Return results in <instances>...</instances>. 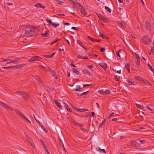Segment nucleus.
<instances>
[{"label":"nucleus","mask_w":154,"mask_h":154,"mask_svg":"<svg viewBox=\"0 0 154 154\" xmlns=\"http://www.w3.org/2000/svg\"><path fill=\"white\" fill-rule=\"evenodd\" d=\"M146 107L148 110H149L151 111H152L154 110V109H153V107L150 104L149 105V106H146Z\"/></svg>","instance_id":"aec40b11"},{"label":"nucleus","mask_w":154,"mask_h":154,"mask_svg":"<svg viewBox=\"0 0 154 154\" xmlns=\"http://www.w3.org/2000/svg\"><path fill=\"white\" fill-rule=\"evenodd\" d=\"M1 59L4 61L6 62L7 64H9L11 63V60L8 59H3L2 58H1Z\"/></svg>","instance_id":"2eb2a0df"},{"label":"nucleus","mask_w":154,"mask_h":154,"mask_svg":"<svg viewBox=\"0 0 154 154\" xmlns=\"http://www.w3.org/2000/svg\"><path fill=\"white\" fill-rule=\"evenodd\" d=\"M111 91L109 90H106L104 91V94H110Z\"/></svg>","instance_id":"13d9d810"},{"label":"nucleus","mask_w":154,"mask_h":154,"mask_svg":"<svg viewBox=\"0 0 154 154\" xmlns=\"http://www.w3.org/2000/svg\"><path fill=\"white\" fill-rule=\"evenodd\" d=\"M142 81H143V83L144 84L148 86H151V83L147 80L143 78V80Z\"/></svg>","instance_id":"f8f14e48"},{"label":"nucleus","mask_w":154,"mask_h":154,"mask_svg":"<svg viewBox=\"0 0 154 154\" xmlns=\"http://www.w3.org/2000/svg\"><path fill=\"white\" fill-rule=\"evenodd\" d=\"M145 140H137L136 141L133 140L131 142V144H139V143L140 142L141 144H144L145 143Z\"/></svg>","instance_id":"39448f33"},{"label":"nucleus","mask_w":154,"mask_h":154,"mask_svg":"<svg viewBox=\"0 0 154 154\" xmlns=\"http://www.w3.org/2000/svg\"><path fill=\"white\" fill-rule=\"evenodd\" d=\"M54 102L55 104L57 105V106L59 108H60V107L61 106L60 103L57 100H54Z\"/></svg>","instance_id":"b1692460"},{"label":"nucleus","mask_w":154,"mask_h":154,"mask_svg":"<svg viewBox=\"0 0 154 154\" xmlns=\"http://www.w3.org/2000/svg\"><path fill=\"white\" fill-rule=\"evenodd\" d=\"M114 113H112L111 114H110L109 116L108 117V118H110L111 116H114Z\"/></svg>","instance_id":"680f3d73"},{"label":"nucleus","mask_w":154,"mask_h":154,"mask_svg":"<svg viewBox=\"0 0 154 154\" xmlns=\"http://www.w3.org/2000/svg\"><path fill=\"white\" fill-rule=\"evenodd\" d=\"M17 63V60H11V63Z\"/></svg>","instance_id":"8fccbe9b"},{"label":"nucleus","mask_w":154,"mask_h":154,"mask_svg":"<svg viewBox=\"0 0 154 154\" xmlns=\"http://www.w3.org/2000/svg\"><path fill=\"white\" fill-rule=\"evenodd\" d=\"M41 128L45 132H48L47 130L46 129L45 127H44L42 125H41Z\"/></svg>","instance_id":"4d7b16f0"},{"label":"nucleus","mask_w":154,"mask_h":154,"mask_svg":"<svg viewBox=\"0 0 154 154\" xmlns=\"http://www.w3.org/2000/svg\"><path fill=\"white\" fill-rule=\"evenodd\" d=\"M79 5H80L81 7H82V8H81L80 10V11L81 12V13L84 15H86L87 14V12L85 11V9L80 4H79Z\"/></svg>","instance_id":"1a4fd4ad"},{"label":"nucleus","mask_w":154,"mask_h":154,"mask_svg":"<svg viewBox=\"0 0 154 154\" xmlns=\"http://www.w3.org/2000/svg\"><path fill=\"white\" fill-rule=\"evenodd\" d=\"M107 56L109 59H112V54L111 53H108L107 54Z\"/></svg>","instance_id":"393cba45"},{"label":"nucleus","mask_w":154,"mask_h":154,"mask_svg":"<svg viewBox=\"0 0 154 154\" xmlns=\"http://www.w3.org/2000/svg\"><path fill=\"white\" fill-rule=\"evenodd\" d=\"M135 60H140V58L139 56L136 54L135 53V55L134 56Z\"/></svg>","instance_id":"58836bf2"},{"label":"nucleus","mask_w":154,"mask_h":154,"mask_svg":"<svg viewBox=\"0 0 154 154\" xmlns=\"http://www.w3.org/2000/svg\"><path fill=\"white\" fill-rule=\"evenodd\" d=\"M88 38L91 41L93 42H100V40L99 39H96L90 37V36H88Z\"/></svg>","instance_id":"9d476101"},{"label":"nucleus","mask_w":154,"mask_h":154,"mask_svg":"<svg viewBox=\"0 0 154 154\" xmlns=\"http://www.w3.org/2000/svg\"><path fill=\"white\" fill-rule=\"evenodd\" d=\"M55 0L60 5H62V3H63L62 2H60L59 0Z\"/></svg>","instance_id":"0e129e2a"},{"label":"nucleus","mask_w":154,"mask_h":154,"mask_svg":"<svg viewBox=\"0 0 154 154\" xmlns=\"http://www.w3.org/2000/svg\"><path fill=\"white\" fill-rule=\"evenodd\" d=\"M126 82H127V83L129 85H136L137 84V83L135 82L134 81L132 82L129 80H126Z\"/></svg>","instance_id":"ddd939ff"},{"label":"nucleus","mask_w":154,"mask_h":154,"mask_svg":"<svg viewBox=\"0 0 154 154\" xmlns=\"http://www.w3.org/2000/svg\"><path fill=\"white\" fill-rule=\"evenodd\" d=\"M57 15L58 16H65V15L64 14H57Z\"/></svg>","instance_id":"338daca9"},{"label":"nucleus","mask_w":154,"mask_h":154,"mask_svg":"<svg viewBox=\"0 0 154 154\" xmlns=\"http://www.w3.org/2000/svg\"><path fill=\"white\" fill-rule=\"evenodd\" d=\"M15 112H16V113L17 114V115H18L21 117H22L24 115L23 114L21 113L17 109H16L15 110Z\"/></svg>","instance_id":"dca6fc26"},{"label":"nucleus","mask_w":154,"mask_h":154,"mask_svg":"<svg viewBox=\"0 0 154 154\" xmlns=\"http://www.w3.org/2000/svg\"><path fill=\"white\" fill-rule=\"evenodd\" d=\"M5 108L6 109H9L13 111V109L11 107L9 106L8 105H6Z\"/></svg>","instance_id":"79ce46f5"},{"label":"nucleus","mask_w":154,"mask_h":154,"mask_svg":"<svg viewBox=\"0 0 154 154\" xmlns=\"http://www.w3.org/2000/svg\"><path fill=\"white\" fill-rule=\"evenodd\" d=\"M59 25V24L58 23L55 24L53 23L52 25L53 27L56 28L58 27Z\"/></svg>","instance_id":"09e8293b"},{"label":"nucleus","mask_w":154,"mask_h":154,"mask_svg":"<svg viewBox=\"0 0 154 154\" xmlns=\"http://www.w3.org/2000/svg\"><path fill=\"white\" fill-rule=\"evenodd\" d=\"M135 105H136L137 107L138 108H140L141 109H142V108H141V105L139 104H137V103H135Z\"/></svg>","instance_id":"bf43d9fd"},{"label":"nucleus","mask_w":154,"mask_h":154,"mask_svg":"<svg viewBox=\"0 0 154 154\" xmlns=\"http://www.w3.org/2000/svg\"><path fill=\"white\" fill-rule=\"evenodd\" d=\"M43 147L44 148L46 151V152L48 154H50L49 152H48V150L47 149V148L45 146V145H43Z\"/></svg>","instance_id":"3c124183"},{"label":"nucleus","mask_w":154,"mask_h":154,"mask_svg":"<svg viewBox=\"0 0 154 154\" xmlns=\"http://www.w3.org/2000/svg\"><path fill=\"white\" fill-rule=\"evenodd\" d=\"M151 51L152 53H154V47L151 48Z\"/></svg>","instance_id":"774afa93"},{"label":"nucleus","mask_w":154,"mask_h":154,"mask_svg":"<svg viewBox=\"0 0 154 154\" xmlns=\"http://www.w3.org/2000/svg\"><path fill=\"white\" fill-rule=\"evenodd\" d=\"M142 41L143 43L147 45H149L151 42V40H150L148 35L143 37L142 38Z\"/></svg>","instance_id":"f257e3e1"},{"label":"nucleus","mask_w":154,"mask_h":154,"mask_svg":"<svg viewBox=\"0 0 154 154\" xmlns=\"http://www.w3.org/2000/svg\"><path fill=\"white\" fill-rule=\"evenodd\" d=\"M122 51V50H119L117 52V54H116L117 55L118 57H120V53H121V51Z\"/></svg>","instance_id":"de8ad7c7"},{"label":"nucleus","mask_w":154,"mask_h":154,"mask_svg":"<svg viewBox=\"0 0 154 154\" xmlns=\"http://www.w3.org/2000/svg\"><path fill=\"white\" fill-rule=\"evenodd\" d=\"M2 68L4 69H11V68H13V66H9L6 67H2Z\"/></svg>","instance_id":"5fc2aeb1"},{"label":"nucleus","mask_w":154,"mask_h":154,"mask_svg":"<svg viewBox=\"0 0 154 154\" xmlns=\"http://www.w3.org/2000/svg\"><path fill=\"white\" fill-rule=\"evenodd\" d=\"M25 32L26 34V35H29L30 36H32L35 32L33 30L31 29H30L29 30L26 29L25 30Z\"/></svg>","instance_id":"423d86ee"},{"label":"nucleus","mask_w":154,"mask_h":154,"mask_svg":"<svg viewBox=\"0 0 154 154\" xmlns=\"http://www.w3.org/2000/svg\"><path fill=\"white\" fill-rule=\"evenodd\" d=\"M26 65V64L24 63L16 65L15 66H13V68L20 69L24 66Z\"/></svg>","instance_id":"0eeeda50"},{"label":"nucleus","mask_w":154,"mask_h":154,"mask_svg":"<svg viewBox=\"0 0 154 154\" xmlns=\"http://www.w3.org/2000/svg\"><path fill=\"white\" fill-rule=\"evenodd\" d=\"M0 105L3 107L5 108L7 105L5 103H3L2 102L0 101Z\"/></svg>","instance_id":"c9c22d12"},{"label":"nucleus","mask_w":154,"mask_h":154,"mask_svg":"<svg viewBox=\"0 0 154 154\" xmlns=\"http://www.w3.org/2000/svg\"><path fill=\"white\" fill-rule=\"evenodd\" d=\"M135 78L137 80H143V78H142V77H140L138 76H137Z\"/></svg>","instance_id":"49530a36"},{"label":"nucleus","mask_w":154,"mask_h":154,"mask_svg":"<svg viewBox=\"0 0 154 154\" xmlns=\"http://www.w3.org/2000/svg\"><path fill=\"white\" fill-rule=\"evenodd\" d=\"M59 39L57 38L53 42L51 43L50 44V45H51L52 44H54L55 43L57 42L58 41H59Z\"/></svg>","instance_id":"864d4df0"},{"label":"nucleus","mask_w":154,"mask_h":154,"mask_svg":"<svg viewBox=\"0 0 154 154\" xmlns=\"http://www.w3.org/2000/svg\"><path fill=\"white\" fill-rule=\"evenodd\" d=\"M82 72L84 74L90 75V72L86 69L83 70Z\"/></svg>","instance_id":"6ab92c4d"},{"label":"nucleus","mask_w":154,"mask_h":154,"mask_svg":"<svg viewBox=\"0 0 154 154\" xmlns=\"http://www.w3.org/2000/svg\"><path fill=\"white\" fill-rule=\"evenodd\" d=\"M106 122V121L105 120H104L102 121V122L100 123V125L99 127H101L104 124H105V123Z\"/></svg>","instance_id":"603ef678"},{"label":"nucleus","mask_w":154,"mask_h":154,"mask_svg":"<svg viewBox=\"0 0 154 154\" xmlns=\"http://www.w3.org/2000/svg\"><path fill=\"white\" fill-rule=\"evenodd\" d=\"M17 94L22 95L23 99L25 100H27L29 98V97L26 93L23 92H16Z\"/></svg>","instance_id":"f03ea898"},{"label":"nucleus","mask_w":154,"mask_h":154,"mask_svg":"<svg viewBox=\"0 0 154 154\" xmlns=\"http://www.w3.org/2000/svg\"><path fill=\"white\" fill-rule=\"evenodd\" d=\"M26 140L29 142V143H30V144H33V142L32 141V140L30 138L28 137H26Z\"/></svg>","instance_id":"bb28decb"},{"label":"nucleus","mask_w":154,"mask_h":154,"mask_svg":"<svg viewBox=\"0 0 154 154\" xmlns=\"http://www.w3.org/2000/svg\"><path fill=\"white\" fill-rule=\"evenodd\" d=\"M82 88L80 85H77L76 87V88H74V90L76 91H78L79 90L81 89Z\"/></svg>","instance_id":"473e14b6"},{"label":"nucleus","mask_w":154,"mask_h":154,"mask_svg":"<svg viewBox=\"0 0 154 154\" xmlns=\"http://www.w3.org/2000/svg\"><path fill=\"white\" fill-rule=\"evenodd\" d=\"M100 65L104 69H106L107 68V64L106 63H101L100 64Z\"/></svg>","instance_id":"f3484780"},{"label":"nucleus","mask_w":154,"mask_h":154,"mask_svg":"<svg viewBox=\"0 0 154 154\" xmlns=\"http://www.w3.org/2000/svg\"><path fill=\"white\" fill-rule=\"evenodd\" d=\"M50 72H51V73L52 74V76L54 77L55 78H57V75H56V73L55 72L54 70H51Z\"/></svg>","instance_id":"5701e85b"},{"label":"nucleus","mask_w":154,"mask_h":154,"mask_svg":"<svg viewBox=\"0 0 154 154\" xmlns=\"http://www.w3.org/2000/svg\"><path fill=\"white\" fill-rule=\"evenodd\" d=\"M63 104L64 105V106L65 107V108L67 110H68V109L69 108V107L67 105V104H66V103L64 102L63 103Z\"/></svg>","instance_id":"a19ab883"},{"label":"nucleus","mask_w":154,"mask_h":154,"mask_svg":"<svg viewBox=\"0 0 154 154\" xmlns=\"http://www.w3.org/2000/svg\"><path fill=\"white\" fill-rule=\"evenodd\" d=\"M105 9H106V10L109 13H110L111 12V9L109 8L108 7L106 6H105Z\"/></svg>","instance_id":"e433bc0d"},{"label":"nucleus","mask_w":154,"mask_h":154,"mask_svg":"<svg viewBox=\"0 0 154 154\" xmlns=\"http://www.w3.org/2000/svg\"><path fill=\"white\" fill-rule=\"evenodd\" d=\"M55 53L54 52L52 54H50L46 55L45 57L47 58H50L53 57L54 55L55 54Z\"/></svg>","instance_id":"a878e982"},{"label":"nucleus","mask_w":154,"mask_h":154,"mask_svg":"<svg viewBox=\"0 0 154 154\" xmlns=\"http://www.w3.org/2000/svg\"><path fill=\"white\" fill-rule=\"evenodd\" d=\"M98 92L99 93H100L103 94H104V91L103 90H98Z\"/></svg>","instance_id":"37998d69"},{"label":"nucleus","mask_w":154,"mask_h":154,"mask_svg":"<svg viewBox=\"0 0 154 154\" xmlns=\"http://www.w3.org/2000/svg\"><path fill=\"white\" fill-rule=\"evenodd\" d=\"M77 58L79 59H88V58L87 57L83 56H81L80 55H78L77 56Z\"/></svg>","instance_id":"2f4dec72"},{"label":"nucleus","mask_w":154,"mask_h":154,"mask_svg":"<svg viewBox=\"0 0 154 154\" xmlns=\"http://www.w3.org/2000/svg\"><path fill=\"white\" fill-rule=\"evenodd\" d=\"M125 68L128 71L130 72V66L128 63H127L125 64Z\"/></svg>","instance_id":"cd10ccee"},{"label":"nucleus","mask_w":154,"mask_h":154,"mask_svg":"<svg viewBox=\"0 0 154 154\" xmlns=\"http://www.w3.org/2000/svg\"><path fill=\"white\" fill-rule=\"evenodd\" d=\"M135 62L137 66H139L140 65V60H135Z\"/></svg>","instance_id":"c756f323"},{"label":"nucleus","mask_w":154,"mask_h":154,"mask_svg":"<svg viewBox=\"0 0 154 154\" xmlns=\"http://www.w3.org/2000/svg\"><path fill=\"white\" fill-rule=\"evenodd\" d=\"M39 68L42 69V70H45V67H44L43 66H42L41 65H40L39 66Z\"/></svg>","instance_id":"e2e57ef3"},{"label":"nucleus","mask_w":154,"mask_h":154,"mask_svg":"<svg viewBox=\"0 0 154 154\" xmlns=\"http://www.w3.org/2000/svg\"><path fill=\"white\" fill-rule=\"evenodd\" d=\"M46 20L49 24L52 25L53 23H52L51 20L49 19H47Z\"/></svg>","instance_id":"a18cd8bd"},{"label":"nucleus","mask_w":154,"mask_h":154,"mask_svg":"<svg viewBox=\"0 0 154 154\" xmlns=\"http://www.w3.org/2000/svg\"><path fill=\"white\" fill-rule=\"evenodd\" d=\"M39 58H40L38 56H32L28 61L30 62H32L34 61H40Z\"/></svg>","instance_id":"20e7f679"},{"label":"nucleus","mask_w":154,"mask_h":154,"mask_svg":"<svg viewBox=\"0 0 154 154\" xmlns=\"http://www.w3.org/2000/svg\"><path fill=\"white\" fill-rule=\"evenodd\" d=\"M22 117H23V119H24L28 123H30L31 122L27 118H26L24 115Z\"/></svg>","instance_id":"72a5a7b5"},{"label":"nucleus","mask_w":154,"mask_h":154,"mask_svg":"<svg viewBox=\"0 0 154 154\" xmlns=\"http://www.w3.org/2000/svg\"><path fill=\"white\" fill-rule=\"evenodd\" d=\"M44 70L48 72H50V71H51L50 69L49 68V67L48 66H46V67H45V68Z\"/></svg>","instance_id":"ea45409f"},{"label":"nucleus","mask_w":154,"mask_h":154,"mask_svg":"<svg viewBox=\"0 0 154 154\" xmlns=\"http://www.w3.org/2000/svg\"><path fill=\"white\" fill-rule=\"evenodd\" d=\"M103 22L108 23L109 22V20L105 17H103L101 20Z\"/></svg>","instance_id":"a211bd4d"},{"label":"nucleus","mask_w":154,"mask_h":154,"mask_svg":"<svg viewBox=\"0 0 154 154\" xmlns=\"http://www.w3.org/2000/svg\"><path fill=\"white\" fill-rule=\"evenodd\" d=\"M88 91H87L79 95V96H81L83 95H85L86 94L88 93Z\"/></svg>","instance_id":"6e6d98bb"},{"label":"nucleus","mask_w":154,"mask_h":154,"mask_svg":"<svg viewBox=\"0 0 154 154\" xmlns=\"http://www.w3.org/2000/svg\"><path fill=\"white\" fill-rule=\"evenodd\" d=\"M61 138H60V137H58L60 143H59L60 144V143L62 144H63V141H65L63 137V136L60 135Z\"/></svg>","instance_id":"4468645a"},{"label":"nucleus","mask_w":154,"mask_h":154,"mask_svg":"<svg viewBox=\"0 0 154 154\" xmlns=\"http://www.w3.org/2000/svg\"><path fill=\"white\" fill-rule=\"evenodd\" d=\"M147 66L148 68L152 72L154 70V69H152V66L149 63H148Z\"/></svg>","instance_id":"7c9ffc66"},{"label":"nucleus","mask_w":154,"mask_h":154,"mask_svg":"<svg viewBox=\"0 0 154 154\" xmlns=\"http://www.w3.org/2000/svg\"><path fill=\"white\" fill-rule=\"evenodd\" d=\"M42 36L44 37H47L49 35V33L47 31H45V33H42Z\"/></svg>","instance_id":"4be33fe9"},{"label":"nucleus","mask_w":154,"mask_h":154,"mask_svg":"<svg viewBox=\"0 0 154 154\" xmlns=\"http://www.w3.org/2000/svg\"><path fill=\"white\" fill-rule=\"evenodd\" d=\"M72 71L74 73H76L77 74H79V71L77 70V69L75 68H73L72 69Z\"/></svg>","instance_id":"f704fd0d"},{"label":"nucleus","mask_w":154,"mask_h":154,"mask_svg":"<svg viewBox=\"0 0 154 154\" xmlns=\"http://www.w3.org/2000/svg\"><path fill=\"white\" fill-rule=\"evenodd\" d=\"M77 43L81 45L82 47V48H84L83 44L80 40H77Z\"/></svg>","instance_id":"c85d7f7f"},{"label":"nucleus","mask_w":154,"mask_h":154,"mask_svg":"<svg viewBox=\"0 0 154 154\" xmlns=\"http://www.w3.org/2000/svg\"><path fill=\"white\" fill-rule=\"evenodd\" d=\"M97 15L98 16L99 18H100V19H102V18L103 17L102 16L101 14L99 13H96Z\"/></svg>","instance_id":"4c0bfd02"},{"label":"nucleus","mask_w":154,"mask_h":154,"mask_svg":"<svg viewBox=\"0 0 154 154\" xmlns=\"http://www.w3.org/2000/svg\"><path fill=\"white\" fill-rule=\"evenodd\" d=\"M35 6L38 8H42L44 9L45 8V6L44 5L39 3L35 4Z\"/></svg>","instance_id":"6e6552de"},{"label":"nucleus","mask_w":154,"mask_h":154,"mask_svg":"<svg viewBox=\"0 0 154 154\" xmlns=\"http://www.w3.org/2000/svg\"><path fill=\"white\" fill-rule=\"evenodd\" d=\"M100 50L101 52H104L105 51L106 49L104 48H102L100 49Z\"/></svg>","instance_id":"052dcab7"},{"label":"nucleus","mask_w":154,"mask_h":154,"mask_svg":"<svg viewBox=\"0 0 154 154\" xmlns=\"http://www.w3.org/2000/svg\"><path fill=\"white\" fill-rule=\"evenodd\" d=\"M118 24L119 26L123 29L125 28L127 25V23L123 21H119L118 23Z\"/></svg>","instance_id":"7ed1b4c3"},{"label":"nucleus","mask_w":154,"mask_h":154,"mask_svg":"<svg viewBox=\"0 0 154 154\" xmlns=\"http://www.w3.org/2000/svg\"><path fill=\"white\" fill-rule=\"evenodd\" d=\"M35 79L37 80V81L39 82L41 84H42L43 83V81L41 80L39 76L37 75H35Z\"/></svg>","instance_id":"9b49d317"},{"label":"nucleus","mask_w":154,"mask_h":154,"mask_svg":"<svg viewBox=\"0 0 154 154\" xmlns=\"http://www.w3.org/2000/svg\"><path fill=\"white\" fill-rule=\"evenodd\" d=\"M74 124L76 126H80V127H83V125L82 124L79 123L75 121Z\"/></svg>","instance_id":"412c9836"},{"label":"nucleus","mask_w":154,"mask_h":154,"mask_svg":"<svg viewBox=\"0 0 154 154\" xmlns=\"http://www.w3.org/2000/svg\"><path fill=\"white\" fill-rule=\"evenodd\" d=\"M46 89L48 91H52V89L49 87H47Z\"/></svg>","instance_id":"69168bd1"},{"label":"nucleus","mask_w":154,"mask_h":154,"mask_svg":"<svg viewBox=\"0 0 154 154\" xmlns=\"http://www.w3.org/2000/svg\"><path fill=\"white\" fill-rule=\"evenodd\" d=\"M99 35L103 39H106L107 38V37L106 36L103 34H99Z\"/></svg>","instance_id":"c03bdc74"}]
</instances>
